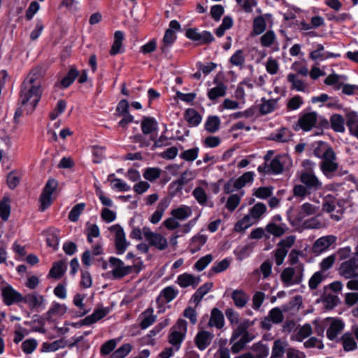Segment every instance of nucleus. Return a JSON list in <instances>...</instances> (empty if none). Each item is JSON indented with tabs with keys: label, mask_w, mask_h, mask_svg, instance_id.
I'll return each mask as SVG.
<instances>
[{
	"label": "nucleus",
	"mask_w": 358,
	"mask_h": 358,
	"mask_svg": "<svg viewBox=\"0 0 358 358\" xmlns=\"http://www.w3.org/2000/svg\"><path fill=\"white\" fill-rule=\"evenodd\" d=\"M162 171L159 168L152 167V168H148L145 170L143 173V177L149 180V181H154L156 179L159 178L161 175Z\"/></svg>",
	"instance_id": "obj_61"
},
{
	"label": "nucleus",
	"mask_w": 358,
	"mask_h": 358,
	"mask_svg": "<svg viewBox=\"0 0 358 358\" xmlns=\"http://www.w3.org/2000/svg\"><path fill=\"white\" fill-rule=\"evenodd\" d=\"M320 164V169L324 176L331 178L333 173L338 170V164L336 162L337 157L334 150L327 152L322 157Z\"/></svg>",
	"instance_id": "obj_6"
},
{
	"label": "nucleus",
	"mask_w": 358,
	"mask_h": 358,
	"mask_svg": "<svg viewBox=\"0 0 358 358\" xmlns=\"http://www.w3.org/2000/svg\"><path fill=\"white\" fill-rule=\"evenodd\" d=\"M107 313L108 310L104 308L96 310L92 315L87 316L80 321V326L90 325L95 323L96 322L104 317Z\"/></svg>",
	"instance_id": "obj_29"
},
{
	"label": "nucleus",
	"mask_w": 358,
	"mask_h": 358,
	"mask_svg": "<svg viewBox=\"0 0 358 358\" xmlns=\"http://www.w3.org/2000/svg\"><path fill=\"white\" fill-rule=\"evenodd\" d=\"M252 323L249 320H245L243 322L241 323L237 329L234 331L232 333L230 343L236 341L239 337L243 336L245 332H249L247 331V329L251 326Z\"/></svg>",
	"instance_id": "obj_48"
},
{
	"label": "nucleus",
	"mask_w": 358,
	"mask_h": 358,
	"mask_svg": "<svg viewBox=\"0 0 358 358\" xmlns=\"http://www.w3.org/2000/svg\"><path fill=\"white\" fill-rule=\"evenodd\" d=\"M131 345L126 343L117 348L110 358H124L131 351Z\"/></svg>",
	"instance_id": "obj_62"
},
{
	"label": "nucleus",
	"mask_w": 358,
	"mask_h": 358,
	"mask_svg": "<svg viewBox=\"0 0 358 358\" xmlns=\"http://www.w3.org/2000/svg\"><path fill=\"white\" fill-rule=\"evenodd\" d=\"M208 326L215 327L217 329H221L224 326V316L222 313L216 308H214L211 311V315L208 322Z\"/></svg>",
	"instance_id": "obj_31"
},
{
	"label": "nucleus",
	"mask_w": 358,
	"mask_h": 358,
	"mask_svg": "<svg viewBox=\"0 0 358 358\" xmlns=\"http://www.w3.org/2000/svg\"><path fill=\"white\" fill-rule=\"evenodd\" d=\"M341 341L342 343V345L344 350L346 352L354 350L357 348V344L355 340L353 335L351 333H345L342 336Z\"/></svg>",
	"instance_id": "obj_34"
},
{
	"label": "nucleus",
	"mask_w": 358,
	"mask_h": 358,
	"mask_svg": "<svg viewBox=\"0 0 358 358\" xmlns=\"http://www.w3.org/2000/svg\"><path fill=\"white\" fill-rule=\"evenodd\" d=\"M254 358H266L268 355V348L262 343H256L251 347Z\"/></svg>",
	"instance_id": "obj_42"
},
{
	"label": "nucleus",
	"mask_w": 358,
	"mask_h": 358,
	"mask_svg": "<svg viewBox=\"0 0 358 358\" xmlns=\"http://www.w3.org/2000/svg\"><path fill=\"white\" fill-rule=\"evenodd\" d=\"M278 99H262V104L260 105L259 110L262 115L268 114L277 108Z\"/></svg>",
	"instance_id": "obj_38"
},
{
	"label": "nucleus",
	"mask_w": 358,
	"mask_h": 358,
	"mask_svg": "<svg viewBox=\"0 0 358 358\" xmlns=\"http://www.w3.org/2000/svg\"><path fill=\"white\" fill-rule=\"evenodd\" d=\"M140 327L145 329L152 324L156 320V315H154L152 308H149L143 312L139 316Z\"/></svg>",
	"instance_id": "obj_25"
},
{
	"label": "nucleus",
	"mask_w": 358,
	"mask_h": 358,
	"mask_svg": "<svg viewBox=\"0 0 358 358\" xmlns=\"http://www.w3.org/2000/svg\"><path fill=\"white\" fill-rule=\"evenodd\" d=\"M206 241L207 236L205 235L197 234L194 236L191 240V252L195 253L198 252L201 248V247L206 243Z\"/></svg>",
	"instance_id": "obj_43"
},
{
	"label": "nucleus",
	"mask_w": 358,
	"mask_h": 358,
	"mask_svg": "<svg viewBox=\"0 0 358 358\" xmlns=\"http://www.w3.org/2000/svg\"><path fill=\"white\" fill-rule=\"evenodd\" d=\"M233 25V20L231 17L226 16L223 18L220 26L216 29V35L221 37L224 35L227 29H230Z\"/></svg>",
	"instance_id": "obj_58"
},
{
	"label": "nucleus",
	"mask_w": 358,
	"mask_h": 358,
	"mask_svg": "<svg viewBox=\"0 0 358 358\" xmlns=\"http://www.w3.org/2000/svg\"><path fill=\"white\" fill-rule=\"evenodd\" d=\"M231 296L234 301V305L239 308H244L250 299L249 295L241 289L234 290Z\"/></svg>",
	"instance_id": "obj_22"
},
{
	"label": "nucleus",
	"mask_w": 358,
	"mask_h": 358,
	"mask_svg": "<svg viewBox=\"0 0 358 358\" xmlns=\"http://www.w3.org/2000/svg\"><path fill=\"white\" fill-rule=\"evenodd\" d=\"M338 273L345 279L358 278V259L352 257L342 262L338 268Z\"/></svg>",
	"instance_id": "obj_7"
},
{
	"label": "nucleus",
	"mask_w": 358,
	"mask_h": 358,
	"mask_svg": "<svg viewBox=\"0 0 358 358\" xmlns=\"http://www.w3.org/2000/svg\"><path fill=\"white\" fill-rule=\"evenodd\" d=\"M213 338L214 335L212 333L202 330L197 333L194 343L199 350H204L210 345Z\"/></svg>",
	"instance_id": "obj_18"
},
{
	"label": "nucleus",
	"mask_w": 358,
	"mask_h": 358,
	"mask_svg": "<svg viewBox=\"0 0 358 358\" xmlns=\"http://www.w3.org/2000/svg\"><path fill=\"white\" fill-rule=\"evenodd\" d=\"M66 312V307L64 304L54 303L52 307L46 313V320L52 321L54 317H59L64 315Z\"/></svg>",
	"instance_id": "obj_28"
},
{
	"label": "nucleus",
	"mask_w": 358,
	"mask_h": 358,
	"mask_svg": "<svg viewBox=\"0 0 358 358\" xmlns=\"http://www.w3.org/2000/svg\"><path fill=\"white\" fill-rule=\"evenodd\" d=\"M144 238L149 243V245L159 250H164L168 247L166 238L160 234L155 233L148 227L143 228Z\"/></svg>",
	"instance_id": "obj_8"
},
{
	"label": "nucleus",
	"mask_w": 358,
	"mask_h": 358,
	"mask_svg": "<svg viewBox=\"0 0 358 358\" xmlns=\"http://www.w3.org/2000/svg\"><path fill=\"white\" fill-rule=\"evenodd\" d=\"M333 149L327 143L319 141L314 145V155L315 157L321 159L325 156L327 152H329Z\"/></svg>",
	"instance_id": "obj_49"
},
{
	"label": "nucleus",
	"mask_w": 358,
	"mask_h": 358,
	"mask_svg": "<svg viewBox=\"0 0 358 358\" xmlns=\"http://www.w3.org/2000/svg\"><path fill=\"white\" fill-rule=\"evenodd\" d=\"M266 211V206L263 203H257L250 210L249 215L256 222L258 220Z\"/></svg>",
	"instance_id": "obj_45"
},
{
	"label": "nucleus",
	"mask_w": 358,
	"mask_h": 358,
	"mask_svg": "<svg viewBox=\"0 0 358 358\" xmlns=\"http://www.w3.org/2000/svg\"><path fill=\"white\" fill-rule=\"evenodd\" d=\"M187 333V322L184 320H179L173 327L169 336V342L173 345H180Z\"/></svg>",
	"instance_id": "obj_13"
},
{
	"label": "nucleus",
	"mask_w": 358,
	"mask_h": 358,
	"mask_svg": "<svg viewBox=\"0 0 358 358\" xmlns=\"http://www.w3.org/2000/svg\"><path fill=\"white\" fill-rule=\"evenodd\" d=\"M185 117L187 121L194 127L197 126L201 121V115L194 109L187 110Z\"/></svg>",
	"instance_id": "obj_56"
},
{
	"label": "nucleus",
	"mask_w": 358,
	"mask_h": 358,
	"mask_svg": "<svg viewBox=\"0 0 358 358\" xmlns=\"http://www.w3.org/2000/svg\"><path fill=\"white\" fill-rule=\"evenodd\" d=\"M109 263L113 268V276L115 279L124 277L131 273L134 269H136V271H138L136 266H126L122 260L116 257H110L109 259Z\"/></svg>",
	"instance_id": "obj_9"
},
{
	"label": "nucleus",
	"mask_w": 358,
	"mask_h": 358,
	"mask_svg": "<svg viewBox=\"0 0 358 358\" xmlns=\"http://www.w3.org/2000/svg\"><path fill=\"white\" fill-rule=\"evenodd\" d=\"M331 128L336 132H344V119L341 115H334L331 116Z\"/></svg>",
	"instance_id": "obj_51"
},
{
	"label": "nucleus",
	"mask_w": 358,
	"mask_h": 358,
	"mask_svg": "<svg viewBox=\"0 0 358 358\" xmlns=\"http://www.w3.org/2000/svg\"><path fill=\"white\" fill-rule=\"evenodd\" d=\"M44 74L42 67H36L22 83L20 94V107L14 116L15 122L24 113L30 115L35 110L42 95L41 80Z\"/></svg>",
	"instance_id": "obj_1"
},
{
	"label": "nucleus",
	"mask_w": 358,
	"mask_h": 358,
	"mask_svg": "<svg viewBox=\"0 0 358 358\" xmlns=\"http://www.w3.org/2000/svg\"><path fill=\"white\" fill-rule=\"evenodd\" d=\"M292 166V159L287 155H278L268 164L270 173L274 174L281 173L284 169H289Z\"/></svg>",
	"instance_id": "obj_12"
},
{
	"label": "nucleus",
	"mask_w": 358,
	"mask_h": 358,
	"mask_svg": "<svg viewBox=\"0 0 358 358\" xmlns=\"http://www.w3.org/2000/svg\"><path fill=\"white\" fill-rule=\"evenodd\" d=\"M123 39V32L121 31H116L114 34V41L110 51V54L111 55H115L121 52Z\"/></svg>",
	"instance_id": "obj_40"
},
{
	"label": "nucleus",
	"mask_w": 358,
	"mask_h": 358,
	"mask_svg": "<svg viewBox=\"0 0 358 358\" xmlns=\"http://www.w3.org/2000/svg\"><path fill=\"white\" fill-rule=\"evenodd\" d=\"M85 207V204L84 203H80L73 206L69 213V219L71 222H76L78 220L80 215L84 210Z\"/></svg>",
	"instance_id": "obj_63"
},
{
	"label": "nucleus",
	"mask_w": 358,
	"mask_h": 358,
	"mask_svg": "<svg viewBox=\"0 0 358 358\" xmlns=\"http://www.w3.org/2000/svg\"><path fill=\"white\" fill-rule=\"evenodd\" d=\"M185 35L188 38L198 41L200 44L209 43L214 40L213 36L209 31L199 32L196 29H187Z\"/></svg>",
	"instance_id": "obj_17"
},
{
	"label": "nucleus",
	"mask_w": 358,
	"mask_h": 358,
	"mask_svg": "<svg viewBox=\"0 0 358 358\" xmlns=\"http://www.w3.org/2000/svg\"><path fill=\"white\" fill-rule=\"evenodd\" d=\"M176 38L175 31L171 29H166L164 38L163 44L161 46V50L163 53H166L171 45L174 43Z\"/></svg>",
	"instance_id": "obj_39"
},
{
	"label": "nucleus",
	"mask_w": 358,
	"mask_h": 358,
	"mask_svg": "<svg viewBox=\"0 0 358 358\" xmlns=\"http://www.w3.org/2000/svg\"><path fill=\"white\" fill-rule=\"evenodd\" d=\"M213 286V282H206L201 286L194 294L192 299L194 303L198 304L202 299V298L208 293Z\"/></svg>",
	"instance_id": "obj_41"
},
{
	"label": "nucleus",
	"mask_w": 358,
	"mask_h": 358,
	"mask_svg": "<svg viewBox=\"0 0 358 358\" xmlns=\"http://www.w3.org/2000/svg\"><path fill=\"white\" fill-rule=\"evenodd\" d=\"M317 115L315 112L307 113L301 115L297 124L305 131H310L317 122Z\"/></svg>",
	"instance_id": "obj_19"
},
{
	"label": "nucleus",
	"mask_w": 358,
	"mask_h": 358,
	"mask_svg": "<svg viewBox=\"0 0 358 358\" xmlns=\"http://www.w3.org/2000/svg\"><path fill=\"white\" fill-rule=\"evenodd\" d=\"M10 213V199L8 197L4 196L2 200L0 201V217L6 221Z\"/></svg>",
	"instance_id": "obj_50"
},
{
	"label": "nucleus",
	"mask_w": 358,
	"mask_h": 358,
	"mask_svg": "<svg viewBox=\"0 0 358 358\" xmlns=\"http://www.w3.org/2000/svg\"><path fill=\"white\" fill-rule=\"evenodd\" d=\"M245 59L243 50H238L231 57L229 62L233 65L238 67H242L245 63Z\"/></svg>",
	"instance_id": "obj_57"
},
{
	"label": "nucleus",
	"mask_w": 358,
	"mask_h": 358,
	"mask_svg": "<svg viewBox=\"0 0 358 358\" xmlns=\"http://www.w3.org/2000/svg\"><path fill=\"white\" fill-rule=\"evenodd\" d=\"M346 124L350 133L358 138V115L355 112H350L347 114Z\"/></svg>",
	"instance_id": "obj_32"
},
{
	"label": "nucleus",
	"mask_w": 358,
	"mask_h": 358,
	"mask_svg": "<svg viewBox=\"0 0 358 358\" xmlns=\"http://www.w3.org/2000/svg\"><path fill=\"white\" fill-rule=\"evenodd\" d=\"M312 333L313 329L311 325L309 324H306L299 329L295 336V340L301 342L306 338L310 336Z\"/></svg>",
	"instance_id": "obj_55"
},
{
	"label": "nucleus",
	"mask_w": 358,
	"mask_h": 358,
	"mask_svg": "<svg viewBox=\"0 0 358 358\" xmlns=\"http://www.w3.org/2000/svg\"><path fill=\"white\" fill-rule=\"evenodd\" d=\"M303 272L304 265L300 263L294 267L285 268L280 274V278L287 286L298 285L303 280Z\"/></svg>",
	"instance_id": "obj_4"
},
{
	"label": "nucleus",
	"mask_w": 358,
	"mask_h": 358,
	"mask_svg": "<svg viewBox=\"0 0 358 358\" xmlns=\"http://www.w3.org/2000/svg\"><path fill=\"white\" fill-rule=\"evenodd\" d=\"M319 210V206L313 205L309 202L303 203L299 208L297 218L299 220H302L307 216H310L317 213Z\"/></svg>",
	"instance_id": "obj_26"
},
{
	"label": "nucleus",
	"mask_w": 358,
	"mask_h": 358,
	"mask_svg": "<svg viewBox=\"0 0 358 358\" xmlns=\"http://www.w3.org/2000/svg\"><path fill=\"white\" fill-rule=\"evenodd\" d=\"M336 241L337 237L334 235H327L320 237L313 243L312 248L313 252L315 254H321L327 250Z\"/></svg>",
	"instance_id": "obj_16"
},
{
	"label": "nucleus",
	"mask_w": 358,
	"mask_h": 358,
	"mask_svg": "<svg viewBox=\"0 0 358 358\" xmlns=\"http://www.w3.org/2000/svg\"><path fill=\"white\" fill-rule=\"evenodd\" d=\"M58 182L55 179H50L45 184L40 197L41 210L47 209L52 203V194L56 191Z\"/></svg>",
	"instance_id": "obj_10"
},
{
	"label": "nucleus",
	"mask_w": 358,
	"mask_h": 358,
	"mask_svg": "<svg viewBox=\"0 0 358 358\" xmlns=\"http://www.w3.org/2000/svg\"><path fill=\"white\" fill-rule=\"evenodd\" d=\"M324 279V275L322 271L315 272L309 280L308 286L310 289H316L317 286L323 281Z\"/></svg>",
	"instance_id": "obj_59"
},
{
	"label": "nucleus",
	"mask_w": 358,
	"mask_h": 358,
	"mask_svg": "<svg viewBox=\"0 0 358 358\" xmlns=\"http://www.w3.org/2000/svg\"><path fill=\"white\" fill-rule=\"evenodd\" d=\"M255 222V221L248 214L236 224L234 229L236 231H243L252 225Z\"/></svg>",
	"instance_id": "obj_53"
},
{
	"label": "nucleus",
	"mask_w": 358,
	"mask_h": 358,
	"mask_svg": "<svg viewBox=\"0 0 358 358\" xmlns=\"http://www.w3.org/2000/svg\"><path fill=\"white\" fill-rule=\"evenodd\" d=\"M220 120L217 116H210L205 122V129L209 133H215L220 129Z\"/></svg>",
	"instance_id": "obj_47"
},
{
	"label": "nucleus",
	"mask_w": 358,
	"mask_h": 358,
	"mask_svg": "<svg viewBox=\"0 0 358 358\" xmlns=\"http://www.w3.org/2000/svg\"><path fill=\"white\" fill-rule=\"evenodd\" d=\"M348 201L345 199H337L331 194H327L323 199L322 210L329 213L330 217L336 222L340 221L345 212V204Z\"/></svg>",
	"instance_id": "obj_3"
},
{
	"label": "nucleus",
	"mask_w": 358,
	"mask_h": 358,
	"mask_svg": "<svg viewBox=\"0 0 358 358\" xmlns=\"http://www.w3.org/2000/svg\"><path fill=\"white\" fill-rule=\"evenodd\" d=\"M3 303L7 306L17 303L22 301V294L16 291L8 284L2 285L0 287Z\"/></svg>",
	"instance_id": "obj_11"
},
{
	"label": "nucleus",
	"mask_w": 358,
	"mask_h": 358,
	"mask_svg": "<svg viewBox=\"0 0 358 358\" xmlns=\"http://www.w3.org/2000/svg\"><path fill=\"white\" fill-rule=\"evenodd\" d=\"M288 342L285 339L275 340L270 358H283V355L288 348Z\"/></svg>",
	"instance_id": "obj_21"
},
{
	"label": "nucleus",
	"mask_w": 358,
	"mask_h": 358,
	"mask_svg": "<svg viewBox=\"0 0 358 358\" xmlns=\"http://www.w3.org/2000/svg\"><path fill=\"white\" fill-rule=\"evenodd\" d=\"M38 342L34 338H29L22 343V350L26 354H31L37 348Z\"/></svg>",
	"instance_id": "obj_60"
},
{
	"label": "nucleus",
	"mask_w": 358,
	"mask_h": 358,
	"mask_svg": "<svg viewBox=\"0 0 358 358\" xmlns=\"http://www.w3.org/2000/svg\"><path fill=\"white\" fill-rule=\"evenodd\" d=\"M200 281L199 277H194L191 274L185 273L178 275L176 282L181 287H187L188 286L196 287Z\"/></svg>",
	"instance_id": "obj_23"
},
{
	"label": "nucleus",
	"mask_w": 358,
	"mask_h": 358,
	"mask_svg": "<svg viewBox=\"0 0 358 358\" xmlns=\"http://www.w3.org/2000/svg\"><path fill=\"white\" fill-rule=\"evenodd\" d=\"M65 271L66 266L64 262L62 261H59L53 264L48 275L52 278L58 279L64 275Z\"/></svg>",
	"instance_id": "obj_46"
},
{
	"label": "nucleus",
	"mask_w": 358,
	"mask_h": 358,
	"mask_svg": "<svg viewBox=\"0 0 358 358\" xmlns=\"http://www.w3.org/2000/svg\"><path fill=\"white\" fill-rule=\"evenodd\" d=\"M45 301V297L36 292L22 295V302L26 303L31 310L43 309Z\"/></svg>",
	"instance_id": "obj_15"
},
{
	"label": "nucleus",
	"mask_w": 358,
	"mask_h": 358,
	"mask_svg": "<svg viewBox=\"0 0 358 358\" xmlns=\"http://www.w3.org/2000/svg\"><path fill=\"white\" fill-rule=\"evenodd\" d=\"M255 222V221L248 214L236 224L234 229L236 231H243L252 225Z\"/></svg>",
	"instance_id": "obj_54"
},
{
	"label": "nucleus",
	"mask_w": 358,
	"mask_h": 358,
	"mask_svg": "<svg viewBox=\"0 0 358 358\" xmlns=\"http://www.w3.org/2000/svg\"><path fill=\"white\" fill-rule=\"evenodd\" d=\"M255 338V335L250 332H245L240 339L236 341L231 346V352L234 354L238 353L240 351L243 350L247 343L253 341Z\"/></svg>",
	"instance_id": "obj_24"
},
{
	"label": "nucleus",
	"mask_w": 358,
	"mask_h": 358,
	"mask_svg": "<svg viewBox=\"0 0 358 358\" xmlns=\"http://www.w3.org/2000/svg\"><path fill=\"white\" fill-rule=\"evenodd\" d=\"M78 75V71L72 68L70 69L67 75L61 80V84L64 87H68L74 81Z\"/></svg>",
	"instance_id": "obj_64"
},
{
	"label": "nucleus",
	"mask_w": 358,
	"mask_h": 358,
	"mask_svg": "<svg viewBox=\"0 0 358 358\" xmlns=\"http://www.w3.org/2000/svg\"><path fill=\"white\" fill-rule=\"evenodd\" d=\"M255 173L253 171H248L244 173L242 176L235 180L236 189H241L248 184L253 182L255 178Z\"/></svg>",
	"instance_id": "obj_36"
},
{
	"label": "nucleus",
	"mask_w": 358,
	"mask_h": 358,
	"mask_svg": "<svg viewBox=\"0 0 358 358\" xmlns=\"http://www.w3.org/2000/svg\"><path fill=\"white\" fill-rule=\"evenodd\" d=\"M227 86L223 83H217V86L211 88L208 92L209 99L214 101L219 97L224 96L226 94Z\"/></svg>",
	"instance_id": "obj_37"
},
{
	"label": "nucleus",
	"mask_w": 358,
	"mask_h": 358,
	"mask_svg": "<svg viewBox=\"0 0 358 358\" xmlns=\"http://www.w3.org/2000/svg\"><path fill=\"white\" fill-rule=\"evenodd\" d=\"M301 184L295 185L292 188L294 197L301 201L308 196L311 192H317L322 188V182L314 173L313 170L304 171L299 174Z\"/></svg>",
	"instance_id": "obj_2"
},
{
	"label": "nucleus",
	"mask_w": 358,
	"mask_h": 358,
	"mask_svg": "<svg viewBox=\"0 0 358 358\" xmlns=\"http://www.w3.org/2000/svg\"><path fill=\"white\" fill-rule=\"evenodd\" d=\"M287 229L285 224H277L275 222L268 223L265 228V230L269 234L275 237L282 236Z\"/></svg>",
	"instance_id": "obj_35"
},
{
	"label": "nucleus",
	"mask_w": 358,
	"mask_h": 358,
	"mask_svg": "<svg viewBox=\"0 0 358 358\" xmlns=\"http://www.w3.org/2000/svg\"><path fill=\"white\" fill-rule=\"evenodd\" d=\"M197 186L192 191V196L201 206L214 207V203L209 199L206 189L208 187L209 183L206 180L196 181Z\"/></svg>",
	"instance_id": "obj_5"
},
{
	"label": "nucleus",
	"mask_w": 358,
	"mask_h": 358,
	"mask_svg": "<svg viewBox=\"0 0 358 358\" xmlns=\"http://www.w3.org/2000/svg\"><path fill=\"white\" fill-rule=\"evenodd\" d=\"M276 42V36L273 31H268L260 38L262 46L268 48L274 45Z\"/></svg>",
	"instance_id": "obj_52"
},
{
	"label": "nucleus",
	"mask_w": 358,
	"mask_h": 358,
	"mask_svg": "<svg viewBox=\"0 0 358 358\" xmlns=\"http://www.w3.org/2000/svg\"><path fill=\"white\" fill-rule=\"evenodd\" d=\"M110 230L115 233V243L117 254H123L129 245V243L126 240V235L122 227L114 225L110 228Z\"/></svg>",
	"instance_id": "obj_14"
},
{
	"label": "nucleus",
	"mask_w": 358,
	"mask_h": 358,
	"mask_svg": "<svg viewBox=\"0 0 358 358\" xmlns=\"http://www.w3.org/2000/svg\"><path fill=\"white\" fill-rule=\"evenodd\" d=\"M287 78L288 82L292 84V88L299 92H304L306 90V83L299 79L296 74L289 73L287 75Z\"/></svg>",
	"instance_id": "obj_44"
},
{
	"label": "nucleus",
	"mask_w": 358,
	"mask_h": 358,
	"mask_svg": "<svg viewBox=\"0 0 358 358\" xmlns=\"http://www.w3.org/2000/svg\"><path fill=\"white\" fill-rule=\"evenodd\" d=\"M345 327L344 322L339 319H333L331 321L329 327L327 330V338L333 341L340 334Z\"/></svg>",
	"instance_id": "obj_20"
},
{
	"label": "nucleus",
	"mask_w": 358,
	"mask_h": 358,
	"mask_svg": "<svg viewBox=\"0 0 358 358\" xmlns=\"http://www.w3.org/2000/svg\"><path fill=\"white\" fill-rule=\"evenodd\" d=\"M192 210L191 207L182 205L180 207L173 209L171 212V216L180 220H185L192 215Z\"/></svg>",
	"instance_id": "obj_30"
},
{
	"label": "nucleus",
	"mask_w": 358,
	"mask_h": 358,
	"mask_svg": "<svg viewBox=\"0 0 358 358\" xmlns=\"http://www.w3.org/2000/svg\"><path fill=\"white\" fill-rule=\"evenodd\" d=\"M141 127L145 135L150 134L158 129V123L156 120L150 117H143Z\"/></svg>",
	"instance_id": "obj_27"
},
{
	"label": "nucleus",
	"mask_w": 358,
	"mask_h": 358,
	"mask_svg": "<svg viewBox=\"0 0 358 358\" xmlns=\"http://www.w3.org/2000/svg\"><path fill=\"white\" fill-rule=\"evenodd\" d=\"M195 178V174L191 171H185L183 172L180 177L172 182V187H176L177 190H180L184 185L187 184L189 181Z\"/></svg>",
	"instance_id": "obj_33"
}]
</instances>
